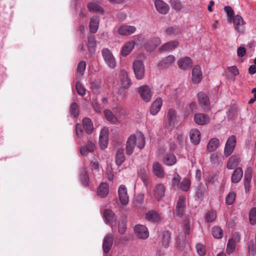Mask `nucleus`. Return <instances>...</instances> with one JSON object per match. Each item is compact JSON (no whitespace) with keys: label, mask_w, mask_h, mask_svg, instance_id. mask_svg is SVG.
Segmentation results:
<instances>
[{"label":"nucleus","mask_w":256,"mask_h":256,"mask_svg":"<svg viewBox=\"0 0 256 256\" xmlns=\"http://www.w3.org/2000/svg\"><path fill=\"white\" fill-rule=\"evenodd\" d=\"M90 86L93 90H97L100 88V84L98 82H91Z\"/></svg>","instance_id":"64"},{"label":"nucleus","mask_w":256,"mask_h":256,"mask_svg":"<svg viewBox=\"0 0 256 256\" xmlns=\"http://www.w3.org/2000/svg\"><path fill=\"white\" fill-rule=\"evenodd\" d=\"M108 185L106 182H102L98 188V195L102 198L106 197L108 194Z\"/></svg>","instance_id":"28"},{"label":"nucleus","mask_w":256,"mask_h":256,"mask_svg":"<svg viewBox=\"0 0 256 256\" xmlns=\"http://www.w3.org/2000/svg\"><path fill=\"white\" fill-rule=\"evenodd\" d=\"M154 6L156 10L160 14H166L169 10L168 5L162 0H156Z\"/></svg>","instance_id":"16"},{"label":"nucleus","mask_w":256,"mask_h":256,"mask_svg":"<svg viewBox=\"0 0 256 256\" xmlns=\"http://www.w3.org/2000/svg\"><path fill=\"white\" fill-rule=\"evenodd\" d=\"M134 231L136 236L140 238L146 239L149 235L147 228L144 225H136L134 228Z\"/></svg>","instance_id":"8"},{"label":"nucleus","mask_w":256,"mask_h":256,"mask_svg":"<svg viewBox=\"0 0 256 256\" xmlns=\"http://www.w3.org/2000/svg\"><path fill=\"white\" fill-rule=\"evenodd\" d=\"M220 142L217 138L210 139L207 145V150L210 152H214L219 146Z\"/></svg>","instance_id":"33"},{"label":"nucleus","mask_w":256,"mask_h":256,"mask_svg":"<svg viewBox=\"0 0 256 256\" xmlns=\"http://www.w3.org/2000/svg\"><path fill=\"white\" fill-rule=\"evenodd\" d=\"M104 114L106 120L111 123L116 124L118 122V118L116 117L110 110H104Z\"/></svg>","instance_id":"38"},{"label":"nucleus","mask_w":256,"mask_h":256,"mask_svg":"<svg viewBox=\"0 0 256 256\" xmlns=\"http://www.w3.org/2000/svg\"><path fill=\"white\" fill-rule=\"evenodd\" d=\"M197 97L198 104L204 110L208 108L210 101L206 94L200 92L198 94Z\"/></svg>","instance_id":"14"},{"label":"nucleus","mask_w":256,"mask_h":256,"mask_svg":"<svg viewBox=\"0 0 256 256\" xmlns=\"http://www.w3.org/2000/svg\"><path fill=\"white\" fill-rule=\"evenodd\" d=\"M144 135L142 132H138L128 137L126 142V152L128 154L130 155L133 152L135 147L142 149L144 148Z\"/></svg>","instance_id":"1"},{"label":"nucleus","mask_w":256,"mask_h":256,"mask_svg":"<svg viewBox=\"0 0 256 256\" xmlns=\"http://www.w3.org/2000/svg\"><path fill=\"white\" fill-rule=\"evenodd\" d=\"M99 26V19L96 16H92L90 22L89 28L92 33H96L98 29Z\"/></svg>","instance_id":"30"},{"label":"nucleus","mask_w":256,"mask_h":256,"mask_svg":"<svg viewBox=\"0 0 256 256\" xmlns=\"http://www.w3.org/2000/svg\"><path fill=\"white\" fill-rule=\"evenodd\" d=\"M144 194H138L136 196L134 201L138 204H142L144 201Z\"/></svg>","instance_id":"59"},{"label":"nucleus","mask_w":256,"mask_h":256,"mask_svg":"<svg viewBox=\"0 0 256 256\" xmlns=\"http://www.w3.org/2000/svg\"><path fill=\"white\" fill-rule=\"evenodd\" d=\"M216 216V215L215 212L210 211L206 214L205 218L207 222H212L215 220Z\"/></svg>","instance_id":"50"},{"label":"nucleus","mask_w":256,"mask_h":256,"mask_svg":"<svg viewBox=\"0 0 256 256\" xmlns=\"http://www.w3.org/2000/svg\"><path fill=\"white\" fill-rule=\"evenodd\" d=\"M136 31V28L134 26L124 24L120 26L118 30L119 34L128 36L133 34Z\"/></svg>","instance_id":"10"},{"label":"nucleus","mask_w":256,"mask_h":256,"mask_svg":"<svg viewBox=\"0 0 256 256\" xmlns=\"http://www.w3.org/2000/svg\"><path fill=\"white\" fill-rule=\"evenodd\" d=\"M96 148L94 144L92 141H88L86 146H82L80 149V152L82 156H86L89 153L94 152Z\"/></svg>","instance_id":"19"},{"label":"nucleus","mask_w":256,"mask_h":256,"mask_svg":"<svg viewBox=\"0 0 256 256\" xmlns=\"http://www.w3.org/2000/svg\"><path fill=\"white\" fill-rule=\"evenodd\" d=\"M186 208V198L184 196H180L176 206V212L177 214L182 216Z\"/></svg>","instance_id":"18"},{"label":"nucleus","mask_w":256,"mask_h":256,"mask_svg":"<svg viewBox=\"0 0 256 256\" xmlns=\"http://www.w3.org/2000/svg\"><path fill=\"white\" fill-rule=\"evenodd\" d=\"M224 10L225 12L227 14L228 16L230 18H232L233 17L234 14V12L232 10V8L230 6H226L224 8Z\"/></svg>","instance_id":"60"},{"label":"nucleus","mask_w":256,"mask_h":256,"mask_svg":"<svg viewBox=\"0 0 256 256\" xmlns=\"http://www.w3.org/2000/svg\"><path fill=\"white\" fill-rule=\"evenodd\" d=\"M86 64L85 62L82 61L79 62L77 67L76 72V76H82L84 74V72L86 70Z\"/></svg>","instance_id":"44"},{"label":"nucleus","mask_w":256,"mask_h":256,"mask_svg":"<svg viewBox=\"0 0 256 256\" xmlns=\"http://www.w3.org/2000/svg\"><path fill=\"white\" fill-rule=\"evenodd\" d=\"M167 118L168 122L166 123V126L169 128L174 127L176 118V111L173 109H170L168 112Z\"/></svg>","instance_id":"25"},{"label":"nucleus","mask_w":256,"mask_h":256,"mask_svg":"<svg viewBox=\"0 0 256 256\" xmlns=\"http://www.w3.org/2000/svg\"><path fill=\"white\" fill-rule=\"evenodd\" d=\"M83 128L88 134H90L94 130V126L91 120L84 118L82 120Z\"/></svg>","instance_id":"29"},{"label":"nucleus","mask_w":256,"mask_h":256,"mask_svg":"<svg viewBox=\"0 0 256 256\" xmlns=\"http://www.w3.org/2000/svg\"><path fill=\"white\" fill-rule=\"evenodd\" d=\"M196 247L197 252L200 256H203L206 254V248L203 244L198 243Z\"/></svg>","instance_id":"54"},{"label":"nucleus","mask_w":256,"mask_h":256,"mask_svg":"<svg viewBox=\"0 0 256 256\" xmlns=\"http://www.w3.org/2000/svg\"><path fill=\"white\" fill-rule=\"evenodd\" d=\"M236 144V138L232 135L227 140L224 150V154L225 156H228L232 152Z\"/></svg>","instance_id":"7"},{"label":"nucleus","mask_w":256,"mask_h":256,"mask_svg":"<svg viewBox=\"0 0 256 256\" xmlns=\"http://www.w3.org/2000/svg\"><path fill=\"white\" fill-rule=\"evenodd\" d=\"M162 104V99L160 98H156L152 104L150 112L152 115H156L160 110Z\"/></svg>","instance_id":"26"},{"label":"nucleus","mask_w":256,"mask_h":256,"mask_svg":"<svg viewBox=\"0 0 256 256\" xmlns=\"http://www.w3.org/2000/svg\"><path fill=\"white\" fill-rule=\"evenodd\" d=\"M178 42L177 41L168 42L162 45L160 48V50L161 52H166L172 50L178 46Z\"/></svg>","instance_id":"35"},{"label":"nucleus","mask_w":256,"mask_h":256,"mask_svg":"<svg viewBox=\"0 0 256 256\" xmlns=\"http://www.w3.org/2000/svg\"><path fill=\"white\" fill-rule=\"evenodd\" d=\"M190 137L192 142L194 144H198L201 139L200 130L197 129H192L190 132Z\"/></svg>","instance_id":"24"},{"label":"nucleus","mask_w":256,"mask_h":256,"mask_svg":"<svg viewBox=\"0 0 256 256\" xmlns=\"http://www.w3.org/2000/svg\"><path fill=\"white\" fill-rule=\"evenodd\" d=\"M76 89L78 94L81 96H84L86 94V89L84 87L80 82L76 84Z\"/></svg>","instance_id":"57"},{"label":"nucleus","mask_w":256,"mask_h":256,"mask_svg":"<svg viewBox=\"0 0 256 256\" xmlns=\"http://www.w3.org/2000/svg\"><path fill=\"white\" fill-rule=\"evenodd\" d=\"M80 178L84 186H87L89 182V179L85 168L81 170L80 172Z\"/></svg>","instance_id":"45"},{"label":"nucleus","mask_w":256,"mask_h":256,"mask_svg":"<svg viewBox=\"0 0 256 256\" xmlns=\"http://www.w3.org/2000/svg\"><path fill=\"white\" fill-rule=\"evenodd\" d=\"M108 141V130L106 127H103L100 132L99 143L100 148L102 150L107 148Z\"/></svg>","instance_id":"6"},{"label":"nucleus","mask_w":256,"mask_h":256,"mask_svg":"<svg viewBox=\"0 0 256 256\" xmlns=\"http://www.w3.org/2000/svg\"><path fill=\"white\" fill-rule=\"evenodd\" d=\"M76 132L78 136L80 137L82 134V130L80 124H76Z\"/></svg>","instance_id":"62"},{"label":"nucleus","mask_w":256,"mask_h":256,"mask_svg":"<svg viewBox=\"0 0 256 256\" xmlns=\"http://www.w3.org/2000/svg\"><path fill=\"white\" fill-rule=\"evenodd\" d=\"M153 172L157 176L162 178L164 176V172L161 164L158 162H155L152 166Z\"/></svg>","instance_id":"36"},{"label":"nucleus","mask_w":256,"mask_h":256,"mask_svg":"<svg viewBox=\"0 0 256 256\" xmlns=\"http://www.w3.org/2000/svg\"><path fill=\"white\" fill-rule=\"evenodd\" d=\"M249 220L250 224L254 225L256 224V208H252L249 214Z\"/></svg>","instance_id":"49"},{"label":"nucleus","mask_w":256,"mask_h":256,"mask_svg":"<svg viewBox=\"0 0 256 256\" xmlns=\"http://www.w3.org/2000/svg\"><path fill=\"white\" fill-rule=\"evenodd\" d=\"M70 112L72 115L74 116H76L78 114V104L74 102L72 103L70 107Z\"/></svg>","instance_id":"55"},{"label":"nucleus","mask_w":256,"mask_h":256,"mask_svg":"<svg viewBox=\"0 0 256 256\" xmlns=\"http://www.w3.org/2000/svg\"><path fill=\"white\" fill-rule=\"evenodd\" d=\"M181 178L179 174H174L172 180V184L174 186H178Z\"/></svg>","instance_id":"58"},{"label":"nucleus","mask_w":256,"mask_h":256,"mask_svg":"<svg viewBox=\"0 0 256 256\" xmlns=\"http://www.w3.org/2000/svg\"><path fill=\"white\" fill-rule=\"evenodd\" d=\"M246 49L243 47H240L237 50V54L238 56L242 57L246 54Z\"/></svg>","instance_id":"63"},{"label":"nucleus","mask_w":256,"mask_h":256,"mask_svg":"<svg viewBox=\"0 0 256 256\" xmlns=\"http://www.w3.org/2000/svg\"><path fill=\"white\" fill-rule=\"evenodd\" d=\"M240 236L238 232H235L232 235L227 244L226 252L228 254H230L234 252L236 244L240 242Z\"/></svg>","instance_id":"5"},{"label":"nucleus","mask_w":256,"mask_h":256,"mask_svg":"<svg viewBox=\"0 0 256 256\" xmlns=\"http://www.w3.org/2000/svg\"><path fill=\"white\" fill-rule=\"evenodd\" d=\"M120 201L122 205H126L129 201L127 190L124 185H120L118 190Z\"/></svg>","instance_id":"12"},{"label":"nucleus","mask_w":256,"mask_h":256,"mask_svg":"<svg viewBox=\"0 0 256 256\" xmlns=\"http://www.w3.org/2000/svg\"><path fill=\"white\" fill-rule=\"evenodd\" d=\"M236 198V194L231 192L228 194L226 198V202L228 205H231L234 202Z\"/></svg>","instance_id":"52"},{"label":"nucleus","mask_w":256,"mask_h":256,"mask_svg":"<svg viewBox=\"0 0 256 256\" xmlns=\"http://www.w3.org/2000/svg\"><path fill=\"white\" fill-rule=\"evenodd\" d=\"M104 216L107 223L111 225L112 227L116 224V218L113 212L109 209L104 210Z\"/></svg>","instance_id":"20"},{"label":"nucleus","mask_w":256,"mask_h":256,"mask_svg":"<svg viewBox=\"0 0 256 256\" xmlns=\"http://www.w3.org/2000/svg\"><path fill=\"white\" fill-rule=\"evenodd\" d=\"M207 192V188L204 186H200L196 191V196L198 198H202Z\"/></svg>","instance_id":"48"},{"label":"nucleus","mask_w":256,"mask_h":256,"mask_svg":"<svg viewBox=\"0 0 256 256\" xmlns=\"http://www.w3.org/2000/svg\"><path fill=\"white\" fill-rule=\"evenodd\" d=\"M190 180L188 178H185L181 182L180 188L182 190L186 192L190 188Z\"/></svg>","instance_id":"53"},{"label":"nucleus","mask_w":256,"mask_h":256,"mask_svg":"<svg viewBox=\"0 0 256 256\" xmlns=\"http://www.w3.org/2000/svg\"><path fill=\"white\" fill-rule=\"evenodd\" d=\"M138 92L144 101L146 102L150 101L152 93L150 88L148 86H140L138 88Z\"/></svg>","instance_id":"4"},{"label":"nucleus","mask_w":256,"mask_h":256,"mask_svg":"<svg viewBox=\"0 0 256 256\" xmlns=\"http://www.w3.org/2000/svg\"><path fill=\"white\" fill-rule=\"evenodd\" d=\"M202 74L199 66H196L192 70V80L193 82L198 84L202 80Z\"/></svg>","instance_id":"17"},{"label":"nucleus","mask_w":256,"mask_h":256,"mask_svg":"<svg viewBox=\"0 0 256 256\" xmlns=\"http://www.w3.org/2000/svg\"><path fill=\"white\" fill-rule=\"evenodd\" d=\"M233 22L234 29L240 33H243L244 30L243 26L244 23L242 17L238 15L235 16L234 18Z\"/></svg>","instance_id":"21"},{"label":"nucleus","mask_w":256,"mask_h":256,"mask_svg":"<svg viewBox=\"0 0 256 256\" xmlns=\"http://www.w3.org/2000/svg\"><path fill=\"white\" fill-rule=\"evenodd\" d=\"M146 218L148 220L152 222H158L160 219V217L158 214L154 210L148 212L146 214Z\"/></svg>","instance_id":"40"},{"label":"nucleus","mask_w":256,"mask_h":256,"mask_svg":"<svg viewBox=\"0 0 256 256\" xmlns=\"http://www.w3.org/2000/svg\"><path fill=\"white\" fill-rule=\"evenodd\" d=\"M88 8L89 11L92 12L102 13L104 12L103 8L99 5L90 2L88 4Z\"/></svg>","instance_id":"41"},{"label":"nucleus","mask_w":256,"mask_h":256,"mask_svg":"<svg viewBox=\"0 0 256 256\" xmlns=\"http://www.w3.org/2000/svg\"><path fill=\"white\" fill-rule=\"evenodd\" d=\"M119 78L122 88L127 89L130 87L131 81L127 72L124 70H121L119 74Z\"/></svg>","instance_id":"13"},{"label":"nucleus","mask_w":256,"mask_h":256,"mask_svg":"<svg viewBox=\"0 0 256 256\" xmlns=\"http://www.w3.org/2000/svg\"><path fill=\"white\" fill-rule=\"evenodd\" d=\"M124 160L125 156L124 150L122 148L118 149L116 154V165H121Z\"/></svg>","instance_id":"39"},{"label":"nucleus","mask_w":256,"mask_h":256,"mask_svg":"<svg viewBox=\"0 0 256 256\" xmlns=\"http://www.w3.org/2000/svg\"><path fill=\"white\" fill-rule=\"evenodd\" d=\"M160 44L161 40L159 38H153L146 42L144 47L146 50L152 52Z\"/></svg>","instance_id":"11"},{"label":"nucleus","mask_w":256,"mask_h":256,"mask_svg":"<svg viewBox=\"0 0 256 256\" xmlns=\"http://www.w3.org/2000/svg\"><path fill=\"white\" fill-rule=\"evenodd\" d=\"M240 162V158L238 156H232L227 162L226 167L228 169L232 170Z\"/></svg>","instance_id":"37"},{"label":"nucleus","mask_w":256,"mask_h":256,"mask_svg":"<svg viewBox=\"0 0 256 256\" xmlns=\"http://www.w3.org/2000/svg\"><path fill=\"white\" fill-rule=\"evenodd\" d=\"M194 121L198 125H204L209 122L210 118L206 114L198 113L194 115Z\"/></svg>","instance_id":"22"},{"label":"nucleus","mask_w":256,"mask_h":256,"mask_svg":"<svg viewBox=\"0 0 256 256\" xmlns=\"http://www.w3.org/2000/svg\"><path fill=\"white\" fill-rule=\"evenodd\" d=\"M166 187L162 184H156L153 190V194L157 200H160L164 196Z\"/></svg>","instance_id":"15"},{"label":"nucleus","mask_w":256,"mask_h":256,"mask_svg":"<svg viewBox=\"0 0 256 256\" xmlns=\"http://www.w3.org/2000/svg\"><path fill=\"white\" fill-rule=\"evenodd\" d=\"M228 70L234 76H238L239 74L238 70L236 66H232L228 68Z\"/></svg>","instance_id":"61"},{"label":"nucleus","mask_w":256,"mask_h":256,"mask_svg":"<svg viewBox=\"0 0 256 256\" xmlns=\"http://www.w3.org/2000/svg\"><path fill=\"white\" fill-rule=\"evenodd\" d=\"M248 252L251 255L256 254V246L252 240H250L248 244Z\"/></svg>","instance_id":"56"},{"label":"nucleus","mask_w":256,"mask_h":256,"mask_svg":"<svg viewBox=\"0 0 256 256\" xmlns=\"http://www.w3.org/2000/svg\"><path fill=\"white\" fill-rule=\"evenodd\" d=\"M170 2L172 8L176 10H180L182 8V4L180 0H170Z\"/></svg>","instance_id":"51"},{"label":"nucleus","mask_w":256,"mask_h":256,"mask_svg":"<svg viewBox=\"0 0 256 256\" xmlns=\"http://www.w3.org/2000/svg\"><path fill=\"white\" fill-rule=\"evenodd\" d=\"M133 70L137 80H142L144 76V66L140 60H134L132 66Z\"/></svg>","instance_id":"3"},{"label":"nucleus","mask_w":256,"mask_h":256,"mask_svg":"<svg viewBox=\"0 0 256 256\" xmlns=\"http://www.w3.org/2000/svg\"><path fill=\"white\" fill-rule=\"evenodd\" d=\"M135 44L136 43L134 40H130L126 42L121 50L122 56H127L134 49Z\"/></svg>","instance_id":"23"},{"label":"nucleus","mask_w":256,"mask_h":256,"mask_svg":"<svg viewBox=\"0 0 256 256\" xmlns=\"http://www.w3.org/2000/svg\"><path fill=\"white\" fill-rule=\"evenodd\" d=\"M118 232L120 234H123L126 228V220L125 218H122L118 222Z\"/></svg>","instance_id":"46"},{"label":"nucleus","mask_w":256,"mask_h":256,"mask_svg":"<svg viewBox=\"0 0 256 256\" xmlns=\"http://www.w3.org/2000/svg\"><path fill=\"white\" fill-rule=\"evenodd\" d=\"M175 58L172 55H170L162 60L159 63L158 66L162 68H167L175 61Z\"/></svg>","instance_id":"32"},{"label":"nucleus","mask_w":256,"mask_h":256,"mask_svg":"<svg viewBox=\"0 0 256 256\" xmlns=\"http://www.w3.org/2000/svg\"><path fill=\"white\" fill-rule=\"evenodd\" d=\"M170 240V234L168 231H164L162 233V244L165 248H167L169 246Z\"/></svg>","instance_id":"42"},{"label":"nucleus","mask_w":256,"mask_h":256,"mask_svg":"<svg viewBox=\"0 0 256 256\" xmlns=\"http://www.w3.org/2000/svg\"><path fill=\"white\" fill-rule=\"evenodd\" d=\"M178 67L182 70H186L192 66V60L188 57H184L178 61Z\"/></svg>","instance_id":"27"},{"label":"nucleus","mask_w":256,"mask_h":256,"mask_svg":"<svg viewBox=\"0 0 256 256\" xmlns=\"http://www.w3.org/2000/svg\"><path fill=\"white\" fill-rule=\"evenodd\" d=\"M114 242V236L111 234H107L104 238L102 242V250L104 254L110 252Z\"/></svg>","instance_id":"9"},{"label":"nucleus","mask_w":256,"mask_h":256,"mask_svg":"<svg viewBox=\"0 0 256 256\" xmlns=\"http://www.w3.org/2000/svg\"><path fill=\"white\" fill-rule=\"evenodd\" d=\"M212 236L216 238H220L222 236V230L218 226H214L212 231Z\"/></svg>","instance_id":"47"},{"label":"nucleus","mask_w":256,"mask_h":256,"mask_svg":"<svg viewBox=\"0 0 256 256\" xmlns=\"http://www.w3.org/2000/svg\"><path fill=\"white\" fill-rule=\"evenodd\" d=\"M96 42L95 38L93 36L88 37V48L90 53H94L95 51Z\"/></svg>","instance_id":"43"},{"label":"nucleus","mask_w":256,"mask_h":256,"mask_svg":"<svg viewBox=\"0 0 256 256\" xmlns=\"http://www.w3.org/2000/svg\"><path fill=\"white\" fill-rule=\"evenodd\" d=\"M243 172L240 168H236L233 172L231 180L233 183L238 182L242 178Z\"/></svg>","instance_id":"34"},{"label":"nucleus","mask_w":256,"mask_h":256,"mask_svg":"<svg viewBox=\"0 0 256 256\" xmlns=\"http://www.w3.org/2000/svg\"><path fill=\"white\" fill-rule=\"evenodd\" d=\"M102 54L106 65L110 68H114L116 66V62L112 52L104 48L102 50Z\"/></svg>","instance_id":"2"},{"label":"nucleus","mask_w":256,"mask_h":256,"mask_svg":"<svg viewBox=\"0 0 256 256\" xmlns=\"http://www.w3.org/2000/svg\"><path fill=\"white\" fill-rule=\"evenodd\" d=\"M163 162L166 165L172 166L176 162V156L172 154H166L163 158Z\"/></svg>","instance_id":"31"}]
</instances>
